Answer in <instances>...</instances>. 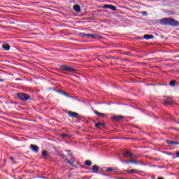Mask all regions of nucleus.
Segmentation results:
<instances>
[{"label": "nucleus", "instance_id": "dca6fc26", "mask_svg": "<svg viewBox=\"0 0 179 179\" xmlns=\"http://www.w3.org/2000/svg\"><path fill=\"white\" fill-rule=\"evenodd\" d=\"M124 171H126V173H129V174H136V169H127V170H124Z\"/></svg>", "mask_w": 179, "mask_h": 179}, {"label": "nucleus", "instance_id": "c756f323", "mask_svg": "<svg viewBox=\"0 0 179 179\" xmlns=\"http://www.w3.org/2000/svg\"><path fill=\"white\" fill-rule=\"evenodd\" d=\"M169 121H176V118L173 117L172 116H169Z\"/></svg>", "mask_w": 179, "mask_h": 179}, {"label": "nucleus", "instance_id": "39448f33", "mask_svg": "<svg viewBox=\"0 0 179 179\" xmlns=\"http://www.w3.org/2000/svg\"><path fill=\"white\" fill-rule=\"evenodd\" d=\"M123 156H124V157H126V158L129 157L130 159H135V157H136V155L132 154L131 152H129L128 150L124 151L123 152Z\"/></svg>", "mask_w": 179, "mask_h": 179}, {"label": "nucleus", "instance_id": "c9c22d12", "mask_svg": "<svg viewBox=\"0 0 179 179\" xmlns=\"http://www.w3.org/2000/svg\"><path fill=\"white\" fill-rule=\"evenodd\" d=\"M118 179H127V178H119Z\"/></svg>", "mask_w": 179, "mask_h": 179}, {"label": "nucleus", "instance_id": "393cba45", "mask_svg": "<svg viewBox=\"0 0 179 179\" xmlns=\"http://www.w3.org/2000/svg\"><path fill=\"white\" fill-rule=\"evenodd\" d=\"M53 90H55V92H57V93H59V94H62V90H56L55 88H53Z\"/></svg>", "mask_w": 179, "mask_h": 179}, {"label": "nucleus", "instance_id": "0eeeda50", "mask_svg": "<svg viewBox=\"0 0 179 179\" xmlns=\"http://www.w3.org/2000/svg\"><path fill=\"white\" fill-rule=\"evenodd\" d=\"M173 103V98H171L170 96H166L165 101H164L165 106H167L168 104L171 105Z\"/></svg>", "mask_w": 179, "mask_h": 179}, {"label": "nucleus", "instance_id": "412c9836", "mask_svg": "<svg viewBox=\"0 0 179 179\" xmlns=\"http://www.w3.org/2000/svg\"><path fill=\"white\" fill-rule=\"evenodd\" d=\"M62 138H71V136L69 134H66L65 133H63L61 134Z\"/></svg>", "mask_w": 179, "mask_h": 179}, {"label": "nucleus", "instance_id": "ddd939ff", "mask_svg": "<svg viewBox=\"0 0 179 179\" xmlns=\"http://www.w3.org/2000/svg\"><path fill=\"white\" fill-rule=\"evenodd\" d=\"M73 9L77 13H80L81 9H80V6L79 5H74L73 7Z\"/></svg>", "mask_w": 179, "mask_h": 179}, {"label": "nucleus", "instance_id": "5701e85b", "mask_svg": "<svg viewBox=\"0 0 179 179\" xmlns=\"http://www.w3.org/2000/svg\"><path fill=\"white\" fill-rule=\"evenodd\" d=\"M176 80H171L169 82L170 86H172V87L176 86Z\"/></svg>", "mask_w": 179, "mask_h": 179}, {"label": "nucleus", "instance_id": "7c9ffc66", "mask_svg": "<svg viewBox=\"0 0 179 179\" xmlns=\"http://www.w3.org/2000/svg\"><path fill=\"white\" fill-rule=\"evenodd\" d=\"M120 162H122V163H127V162H128V161L123 160L122 159H120Z\"/></svg>", "mask_w": 179, "mask_h": 179}, {"label": "nucleus", "instance_id": "4be33fe9", "mask_svg": "<svg viewBox=\"0 0 179 179\" xmlns=\"http://www.w3.org/2000/svg\"><path fill=\"white\" fill-rule=\"evenodd\" d=\"M85 164L86 166H92V162L90 160H86Z\"/></svg>", "mask_w": 179, "mask_h": 179}, {"label": "nucleus", "instance_id": "9b49d317", "mask_svg": "<svg viewBox=\"0 0 179 179\" xmlns=\"http://www.w3.org/2000/svg\"><path fill=\"white\" fill-rule=\"evenodd\" d=\"M1 48H3L4 51H9L10 50V45H9L8 43H3L1 45Z\"/></svg>", "mask_w": 179, "mask_h": 179}, {"label": "nucleus", "instance_id": "20e7f679", "mask_svg": "<svg viewBox=\"0 0 179 179\" xmlns=\"http://www.w3.org/2000/svg\"><path fill=\"white\" fill-rule=\"evenodd\" d=\"M85 37L87 38H97L98 40H101V38H103V36L97 34H86Z\"/></svg>", "mask_w": 179, "mask_h": 179}, {"label": "nucleus", "instance_id": "f8f14e48", "mask_svg": "<svg viewBox=\"0 0 179 179\" xmlns=\"http://www.w3.org/2000/svg\"><path fill=\"white\" fill-rule=\"evenodd\" d=\"M99 166H97V165H94V166H92V168L91 169L92 173H99Z\"/></svg>", "mask_w": 179, "mask_h": 179}, {"label": "nucleus", "instance_id": "423d86ee", "mask_svg": "<svg viewBox=\"0 0 179 179\" xmlns=\"http://www.w3.org/2000/svg\"><path fill=\"white\" fill-rule=\"evenodd\" d=\"M103 9H110V10H113V12H115L117 10V7H115L113 5L110 4H106L103 6Z\"/></svg>", "mask_w": 179, "mask_h": 179}, {"label": "nucleus", "instance_id": "e433bc0d", "mask_svg": "<svg viewBox=\"0 0 179 179\" xmlns=\"http://www.w3.org/2000/svg\"><path fill=\"white\" fill-rule=\"evenodd\" d=\"M155 1H159V0H155Z\"/></svg>", "mask_w": 179, "mask_h": 179}, {"label": "nucleus", "instance_id": "6e6552de", "mask_svg": "<svg viewBox=\"0 0 179 179\" xmlns=\"http://www.w3.org/2000/svg\"><path fill=\"white\" fill-rule=\"evenodd\" d=\"M68 115H69V117H71V118H78L79 117V114L78 113L72 111H69Z\"/></svg>", "mask_w": 179, "mask_h": 179}, {"label": "nucleus", "instance_id": "1a4fd4ad", "mask_svg": "<svg viewBox=\"0 0 179 179\" xmlns=\"http://www.w3.org/2000/svg\"><path fill=\"white\" fill-rule=\"evenodd\" d=\"M124 116L122 115H115L113 117H112V120L113 121H121V120H123Z\"/></svg>", "mask_w": 179, "mask_h": 179}, {"label": "nucleus", "instance_id": "cd10ccee", "mask_svg": "<svg viewBox=\"0 0 179 179\" xmlns=\"http://www.w3.org/2000/svg\"><path fill=\"white\" fill-rule=\"evenodd\" d=\"M80 37H83V38H85L86 37V33H80Z\"/></svg>", "mask_w": 179, "mask_h": 179}, {"label": "nucleus", "instance_id": "c85d7f7f", "mask_svg": "<svg viewBox=\"0 0 179 179\" xmlns=\"http://www.w3.org/2000/svg\"><path fill=\"white\" fill-rule=\"evenodd\" d=\"M106 171H108V172L114 171V168H108V169H106Z\"/></svg>", "mask_w": 179, "mask_h": 179}, {"label": "nucleus", "instance_id": "f704fd0d", "mask_svg": "<svg viewBox=\"0 0 179 179\" xmlns=\"http://www.w3.org/2000/svg\"><path fill=\"white\" fill-rule=\"evenodd\" d=\"M9 159H10V160H13V157H9Z\"/></svg>", "mask_w": 179, "mask_h": 179}, {"label": "nucleus", "instance_id": "473e14b6", "mask_svg": "<svg viewBox=\"0 0 179 179\" xmlns=\"http://www.w3.org/2000/svg\"><path fill=\"white\" fill-rule=\"evenodd\" d=\"M176 157H179V151L176 152Z\"/></svg>", "mask_w": 179, "mask_h": 179}, {"label": "nucleus", "instance_id": "b1692460", "mask_svg": "<svg viewBox=\"0 0 179 179\" xmlns=\"http://www.w3.org/2000/svg\"><path fill=\"white\" fill-rule=\"evenodd\" d=\"M66 161L67 162V163H68L69 164H70V166H73V162H71V161L69 160V159L66 158Z\"/></svg>", "mask_w": 179, "mask_h": 179}, {"label": "nucleus", "instance_id": "a878e982", "mask_svg": "<svg viewBox=\"0 0 179 179\" xmlns=\"http://www.w3.org/2000/svg\"><path fill=\"white\" fill-rule=\"evenodd\" d=\"M116 59L115 57H114V56H109V57H106V59Z\"/></svg>", "mask_w": 179, "mask_h": 179}, {"label": "nucleus", "instance_id": "4468645a", "mask_svg": "<svg viewBox=\"0 0 179 179\" xmlns=\"http://www.w3.org/2000/svg\"><path fill=\"white\" fill-rule=\"evenodd\" d=\"M42 157H43L44 159H48V157H50V155H48V152H47V150H43L42 151Z\"/></svg>", "mask_w": 179, "mask_h": 179}, {"label": "nucleus", "instance_id": "72a5a7b5", "mask_svg": "<svg viewBox=\"0 0 179 179\" xmlns=\"http://www.w3.org/2000/svg\"><path fill=\"white\" fill-rule=\"evenodd\" d=\"M0 82H5V79H0Z\"/></svg>", "mask_w": 179, "mask_h": 179}, {"label": "nucleus", "instance_id": "9d476101", "mask_svg": "<svg viewBox=\"0 0 179 179\" xmlns=\"http://www.w3.org/2000/svg\"><path fill=\"white\" fill-rule=\"evenodd\" d=\"M30 148L31 150H33V152H35V153H38V150H39L38 146L31 144L30 145Z\"/></svg>", "mask_w": 179, "mask_h": 179}, {"label": "nucleus", "instance_id": "2f4dec72", "mask_svg": "<svg viewBox=\"0 0 179 179\" xmlns=\"http://www.w3.org/2000/svg\"><path fill=\"white\" fill-rule=\"evenodd\" d=\"M143 15H144V16H146V15H148V12L144 11V12L143 13Z\"/></svg>", "mask_w": 179, "mask_h": 179}, {"label": "nucleus", "instance_id": "6ab92c4d", "mask_svg": "<svg viewBox=\"0 0 179 179\" xmlns=\"http://www.w3.org/2000/svg\"><path fill=\"white\" fill-rule=\"evenodd\" d=\"M94 114H96V115H97L98 117H104L106 115V114L104 113H101L97 110H94Z\"/></svg>", "mask_w": 179, "mask_h": 179}, {"label": "nucleus", "instance_id": "2eb2a0df", "mask_svg": "<svg viewBox=\"0 0 179 179\" xmlns=\"http://www.w3.org/2000/svg\"><path fill=\"white\" fill-rule=\"evenodd\" d=\"M166 143H168L169 145H178L179 143L176 142V141H169V140H166Z\"/></svg>", "mask_w": 179, "mask_h": 179}, {"label": "nucleus", "instance_id": "f3484780", "mask_svg": "<svg viewBox=\"0 0 179 179\" xmlns=\"http://www.w3.org/2000/svg\"><path fill=\"white\" fill-rule=\"evenodd\" d=\"M153 35H149V34H145L143 36V38L145 39V40H150L152 38H153Z\"/></svg>", "mask_w": 179, "mask_h": 179}, {"label": "nucleus", "instance_id": "bb28decb", "mask_svg": "<svg viewBox=\"0 0 179 179\" xmlns=\"http://www.w3.org/2000/svg\"><path fill=\"white\" fill-rule=\"evenodd\" d=\"M62 94H63V96H66V97H72V96L68 94L66 92H62Z\"/></svg>", "mask_w": 179, "mask_h": 179}, {"label": "nucleus", "instance_id": "f257e3e1", "mask_svg": "<svg viewBox=\"0 0 179 179\" xmlns=\"http://www.w3.org/2000/svg\"><path fill=\"white\" fill-rule=\"evenodd\" d=\"M161 24H164L165 26H172L173 27H176L177 26H179V22L171 17H166L161 19Z\"/></svg>", "mask_w": 179, "mask_h": 179}, {"label": "nucleus", "instance_id": "a211bd4d", "mask_svg": "<svg viewBox=\"0 0 179 179\" xmlns=\"http://www.w3.org/2000/svg\"><path fill=\"white\" fill-rule=\"evenodd\" d=\"M131 163V164H138V161L136 159H130L127 162V164Z\"/></svg>", "mask_w": 179, "mask_h": 179}, {"label": "nucleus", "instance_id": "f03ea898", "mask_svg": "<svg viewBox=\"0 0 179 179\" xmlns=\"http://www.w3.org/2000/svg\"><path fill=\"white\" fill-rule=\"evenodd\" d=\"M16 96L17 100H20V101L26 102L29 101V100H31V96L25 93L18 92L16 94Z\"/></svg>", "mask_w": 179, "mask_h": 179}, {"label": "nucleus", "instance_id": "aec40b11", "mask_svg": "<svg viewBox=\"0 0 179 179\" xmlns=\"http://www.w3.org/2000/svg\"><path fill=\"white\" fill-rule=\"evenodd\" d=\"M96 128H100V127H104L103 122H98L95 124Z\"/></svg>", "mask_w": 179, "mask_h": 179}, {"label": "nucleus", "instance_id": "7ed1b4c3", "mask_svg": "<svg viewBox=\"0 0 179 179\" xmlns=\"http://www.w3.org/2000/svg\"><path fill=\"white\" fill-rule=\"evenodd\" d=\"M63 71H66L67 72H72V73H76V69L66 65H62L60 66Z\"/></svg>", "mask_w": 179, "mask_h": 179}]
</instances>
